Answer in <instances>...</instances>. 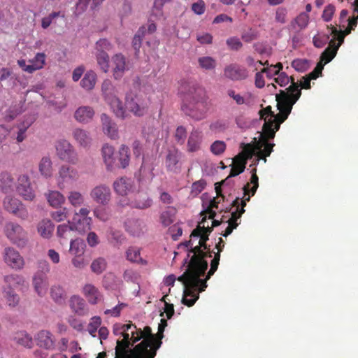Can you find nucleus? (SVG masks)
I'll use <instances>...</instances> for the list:
<instances>
[{"label":"nucleus","instance_id":"nucleus-16","mask_svg":"<svg viewBox=\"0 0 358 358\" xmlns=\"http://www.w3.org/2000/svg\"><path fill=\"white\" fill-rule=\"evenodd\" d=\"M92 199L99 204L106 206L111 199V191L106 185L95 186L90 193Z\"/></svg>","mask_w":358,"mask_h":358},{"label":"nucleus","instance_id":"nucleus-42","mask_svg":"<svg viewBox=\"0 0 358 358\" xmlns=\"http://www.w3.org/2000/svg\"><path fill=\"white\" fill-rule=\"evenodd\" d=\"M38 171L45 178L52 176V163L49 157H43L38 164Z\"/></svg>","mask_w":358,"mask_h":358},{"label":"nucleus","instance_id":"nucleus-40","mask_svg":"<svg viewBox=\"0 0 358 358\" xmlns=\"http://www.w3.org/2000/svg\"><path fill=\"white\" fill-rule=\"evenodd\" d=\"M46 197L50 206L54 208H59L65 202L64 196L59 191H49L46 194Z\"/></svg>","mask_w":358,"mask_h":358},{"label":"nucleus","instance_id":"nucleus-51","mask_svg":"<svg viewBox=\"0 0 358 358\" xmlns=\"http://www.w3.org/2000/svg\"><path fill=\"white\" fill-rule=\"evenodd\" d=\"M176 210L174 208L169 207L160 215V220L163 225L167 227L174 222Z\"/></svg>","mask_w":358,"mask_h":358},{"label":"nucleus","instance_id":"nucleus-38","mask_svg":"<svg viewBox=\"0 0 358 358\" xmlns=\"http://www.w3.org/2000/svg\"><path fill=\"white\" fill-rule=\"evenodd\" d=\"M206 220V216L205 215L201 221L199 222V225L192 231L190 237L192 238H200L199 244L201 246H203V250L210 251V245H207L206 242L208 240V236L207 234H204L201 233V224H203Z\"/></svg>","mask_w":358,"mask_h":358},{"label":"nucleus","instance_id":"nucleus-23","mask_svg":"<svg viewBox=\"0 0 358 358\" xmlns=\"http://www.w3.org/2000/svg\"><path fill=\"white\" fill-rule=\"evenodd\" d=\"M113 187L117 194L126 196L131 190L133 182L130 178L121 177L114 181Z\"/></svg>","mask_w":358,"mask_h":358},{"label":"nucleus","instance_id":"nucleus-44","mask_svg":"<svg viewBox=\"0 0 358 358\" xmlns=\"http://www.w3.org/2000/svg\"><path fill=\"white\" fill-rule=\"evenodd\" d=\"M330 29V34L333 36L332 39H335V42L338 41V45H341V44L344 42L345 37L351 33L352 30L349 26L344 30L342 31L341 29H337L336 27L331 25L328 27Z\"/></svg>","mask_w":358,"mask_h":358},{"label":"nucleus","instance_id":"nucleus-19","mask_svg":"<svg viewBox=\"0 0 358 358\" xmlns=\"http://www.w3.org/2000/svg\"><path fill=\"white\" fill-rule=\"evenodd\" d=\"M69 307L73 313L78 316H85L88 315L89 308L83 298L79 295H73L69 301Z\"/></svg>","mask_w":358,"mask_h":358},{"label":"nucleus","instance_id":"nucleus-30","mask_svg":"<svg viewBox=\"0 0 358 358\" xmlns=\"http://www.w3.org/2000/svg\"><path fill=\"white\" fill-rule=\"evenodd\" d=\"M255 141V143L254 144L252 143H241V147L242 148L243 150L241 152H240L237 157H241V159H244V162L247 163V161L248 159H250L252 158V157L255 155V152L257 150H260L261 146L259 145V143L256 142V138H254Z\"/></svg>","mask_w":358,"mask_h":358},{"label":"nucleus","instance_id":"nucleus-31","mask_svg":"<svg viewBox=\"0 0 358 358\" xmlns=\"http://www.w3.org/2000/svg\"><path fill=\"white\" fill-rule=\"evenodd\" d=\"M110 106L111 109L117 117L124 119L127 115L126 110L123 107L122 101L114 95L113 96H107L106 100Z\"/></svg>","mask_w":358,"mask_h":358},{"label":"nucleus","instance_id":"nucleus-55","mask_svg":"<svg viewBox=\"0 0 358 358\" xmlns=\"http://www.w3.org/2000/svg\"><path fill=\"white\" fill-rule=\"evenodd\" d=\"M3 292L9 306L15 307L19 303L20 298L13 289H7V288L3 287Z\"/></svg>","mask_w":358,"mask_h":358},{"label":"nucleus","instance_id":"nucleus-53","mask_svg":"<svg viewBox=\"0 0 358 358\" xmlns=\"http://www.w3.org/2000/svg\"><path fill=\"white\" fill-rule=\"evenodd\" d=\"M96 59L100 69L107 73L109 70V56L107 52H96Z\"/></svg>","mask_w":358,"mask_h":358},{"label":"nucleus","instance_id":"nucleus-48","mask_svg":"<svg viewBox=\"0 0 358 358\" xmlns=\"http://www.w3.org/2000/svg\"><path fill=\"white\" fill-rule=\"evenodd\" d=\"M14 341L19 345L29 348H31L33 343L32 338L26 331L17 332Z\"/></svg>","mask_w":358,"mask_h":358},{"label":"nucleus","instance_id":"nucleus-60","mask_svg":"<svg viewBox=\"0 0 358 358\" xmlns=\"http://www.w3.org/2000/svg\"><path fill=\"white\" fill-rule=\"evenodd\" d=\"M271 68H264L261 71L257 72L255 74V84L257 88H262L265 85V82L263 76V73H266L267 76L269 77L271 75Z\"/></svg>","mask_w":358,"mask_h":358},{"label":"nucleus","instance_id":"nucleus-49","mask_svg":"<svg viewBox=\"0 0 358 358\" xmlns=\"http://www.w3.org/2000/svg\"><path fill=\"white\" fill-rule=\"evenodd\" d=\"M90 267L93 273L99 275L106 271L107 262L103 257H98L92 261Z\"/></svg>","mask_w":358,"mask_h":358},{"label":"nucleus","instance_id":"nucleus-2","mask_svg":"<svg viewBox=\"0 0 358 358\" xmlns=\"http://www.w3.org/2000/svg\"><path fill=\"white\" fill-rule=\"evenodd\" d=\"M301 95L297 84L292 83L286 90H280L276 94V101L279 113L274 117L265 120L263 125L264 135L266 137L274 138L275 133L279 130L282 123L290 114L293 105L298 101Z\"/></svg>","mask_w":358,"mask_h":358},{"label":"nucleus","instance_id":"nucleus-1","mask_svg":"<svg viewBox=\"0 0 358 358\" xmlns=\"http://www.w3.org/2000/svg\"><path fill=\"white\" fill-rule=\"evenodd\" d=\"M186 248L190 247L187 257L192 253L187 270L179 276L178 280L184 285L182 303L189 307L192 306L199 297V292L207 287L206 280L200 278L203 276L208 268L207 257H212V252L203 250V246L196 245L193 247L192 239L183 243Z\"/></svg>","mask_w":358,"mask_h":358},{"label":"nucleus","instance_id":"nucleus-52","mask_svg":"<svg viewBox=\"0 0 358 358\" xmlns=\"http://www.w3.org/2000/svg\"><path fill=\"white\" fill-rule=\"evenodd\" d=\"M119 161L121 167L124 169L129 164L130 150L128 146L122 145L119 150Z\"/></svg>","mask_w":358,"mask_h":358},{"label":"nucleus","instance_id":"nucleus-58","mask_svg":"<svg viewBox=\"0 0 358 358\" xmlns=\"http://www.w3.org/2000/svg\"><path fill=\"white\" fill-rule=\"evenodd\" d=\"M221 200H222V198L220 199L218 196L210 200L208 208L201 213V215L208 214L209 219H214L216 213L213 210V208H218V204L220 203Z\"/></svg>","mask_w":358,"mask_h":358},{"label":"nucleus","instance_id":"nucleus-43","mask_svg":"<svg viewBox=\"0 0 358 358\" xmlns=\"http://www.w3.org/2000/svg\"><path fill=\"white\" fill-rule=\"evenodd\" d=\"M164 337V334H160V331H158L157 334L153 335V342H152V345H150L148 348V352L146 355V357L144 358H155L157 355V350L161 347L162 344V339Z\"/></svg>","mask_w":358,"mask_h":358},{"label":"nucleus","instance_id":"nucleus-17","mask_svg":"<svg viewBox=\"0 0 358 358\" xmlns=\"http://www.w3.org/2000/svg\"><path fill=\"white\" fill-rule=\"evenodd\" d=\"M224 75L234 81L243 80L248 77V71L245 67L232 64L224 68Z\"/></svg>","mask_w":358,"mask_h":358},{"label":"nucleus","instance_id":"nucleus-15","mask_svg":"<svg viewBox=\"0 0 358 358\" xmlns=\"http://www.w3.org/2000/svg\"><path fill=\"white\" fill-rule=\"evenodd\" d=\"M16 190L20 196L25 201H33L35 199V192L33 189L29 177L27 175H20L17 179Z\"/></svg>","mask_w":358,"mask_h":358},{"label":"nucleus","instance_id":"nucleus-4","mask_svg":"<svg viewBox=\"0 0 358 358\" xmlns=\"http://www.w3.org/2000/svg\"><path fill=\"white\" fill-rule=\"evenodd\" d=\"M135 329L136 325L131 322L128 324L116 323L113 325V334L115 336L121 335L123 337L121 341H117L115 358H133L131 348L133 346L131 334Z\"/></svg>","mask_w":358,"mask_h":358},{"label":"nucleus","instance_id":"nucleus-41","mask_svg":"<svg viewBox=\"0 0 358 358\" xmlns=\"http://www.w3.org/2000/svg\"><path fill=\"white\" fill-rule=\"evenodd\" d=\"M6 286L4 287L7 289H13L19 286H21L24 282V279L22 275L17 274H10L5 275L3 278Z\"/></svg>","mask_w":358,"mask_h":358},{"label":"nucleus","instance_id":"nucleus-35","mask_svg":"<svg viewBox=\"0 0 358 358\" xmlns=\"http://www.w3.org/2000/svg\"><path fill=\"white\" fill-rule=\"evenodd\" d=\"M152 201L145 193H138L134 200L131 201V207L138 209H145L150 207Z\"/></svg>","mask_w":358,"mask_h":358},{"label":"nucleus","instance_id":"nucleus-12","mask_svg":"<svg viewBox=\"0 0 358 358\" xmlns=\"http://www.w3.org/2000/svg\"><path fill=\"white\" fill-rule=\"evenodd\" d=\"M3 261L7 266L14 270H22L25 262L20 253L12 247H7L3 250Z\"/></svg>","mask_w":358,"mask_h":358},{"label":"nucleus","instance_id":"nucleus-39","mask_svg":"<svg viewBox=\"0 0 358 358\" xmlns=\"http://www.w3.org/2000/svg\"><path fill=\"white\" fill-rule=\"evenodd\" d=\"M50 294L55 303L59 305L64 303L66 299V291L63 287L59 285H55L51 287Z\"/></svg>","mask_w":358,"mask_h":358},{"label":"nucleus","instance_id":"nucleus-20","mask_svg":"<svg viewBox=\"0 0 358 358\" xmlns=\"http://www.w3.org/2000/svg\"><path fill=\"white\" fill-rule=\"evenodd\" d=\"M272 139L271 138L266 137L264 135V129L262 128V132L260 134V140L257 142L259 143L261 146L260 150H257L256 161L258 162L259 159H263L264 162H266V157L270 156L273 151V148L275 145L273 143H268V140Z\"/></svg>","mask_w":358,"mask_h":358},{"label":"nucleus","instance_id":"nucleus-57","mask_svg":"<svg viewBox=\"0 0 358 358\" xmlns=\"http://www.w3.org/2000/svg\"><path fill=\"white\" fill-rule=\"evenodd\" d=\"M199 66L205 70H213L216 66L215 60L211 57H201L198 59Z\"/></svg>","mask_w":358,"mask_h":358},{"label":"nucleus","instance_id":"nucleus-24","mask_svg":"<svg viewBox=\"0 0 358 358\" xmlns=\"http://www.w3.org/2000/svg\"><path fill=\"white\" fill-rule=\"evenodd\" d=\"M33 285L39 296H44L48 287V278L44 273L36 272L33 277Z\"/></svg>","mask_w":358,"mask_h":358},{"label":"nucleus","instance_id":"nucleus-61","mask_svg":"<svg viewBox=\"0 0 358 358\" xmlns=\"http://www.w3.org/2000/svg\"><path fill=\"white\" fill-rule=\"evenodd\" d=\"M187 129L185 127L178 126L176 128L175 134H174V138H175L176 142L178 145H182L185 143V140L187 138Z\"/></svg>","mask_w":358,"mask_h":358},{"label":"nucleus","instance_id":"nucleus-34","mask_svg":"<svg viewBox=\"0 0 358 358\" xmlns=\"http://www.w3.org/2000/svg\"><path fill=\"white\" fill-rule=\"evenodd\" d=\"M54 229L55 225L49 219H43L37 225L38 233L44 238H50Z\"/></svg>","mask_w":358,"mask_h":358},{"label":"nucleus","instance_id":"nucleus-47","mask_svg":"<svg viewBox=\"0 0 358 358\" xmlns=\"http://www.w3.org/2000/svg\"><path fill=\"white\" fill-rule=\"evenodd\" d=\"M96 75L94 71H87L81 80L80 85L84 89L90 90L94 88L96 83Z\"/></svg>","mask_w":358,"mask_h":358},{"label":"nucleus","instance_id":"nucleus-45","mask_svg":"<svg viewBox=\"0 0 358 358\" xmlns=\"http://www.w3.org/2000/svg\"><path fill=\"white\" fill-rule=\"evenodd\" d=\"M0 182L1 190L4 193H8L13 191L14 186V180L9 173L3 172L1 174Z\"/></svg>","mask_w":358,"mask_h":358},{"label":"nucleus","instance_id":"nucleus-10","mask_svg":"<svg viewBox=\"0 0 358 358\" xmlns=\"http://www.w3.org/2000/svg\"><path fill=\"white\" fill-rule=\"evenodd\" d=\"M3 206L6 211L16 215L19 218L22 220H27L28 218L29 213L27 208L17 199L7 196L3 199Z\"/></svg>","mask_w":358,"mask_h":358},{"label":"nucleus","instance_id":"nucleus-50","mask_svg":"<svg viewBox=\"0 0 358 358\" xmlns=\"http://www.w3.org/2000/svg\"><path fill=\"white\" fill-rule=\"evenodd\" d=\"M127 259L134 263H143L141 257L140 249L137 247L131 246L126 251Z\"/></svg>","mask_w":358,"mask_h":358},{"label":"nucleus","instance_id":"nucleus-63","mask_svg":"<svg viewBox=\"0 0 358 358\" xmlns=\"http://www.w3.org/2000/svg\"><path fill=\"white\" fill-rule=\"evenodd\" d=\"M112 48L113 45L106 38L99 39L95 45L96 52H107Z\"/></svg>","mask_w":358,"mask_h":358},{"label":"nucleus","instance_id":"nucleus-27","mask_svg":"<svg viewBox=\"0 0 358 358\" xmlns=\"http://www.w3.org/2000/svg\"><path fill=\"white\" fill-rule=\"evenodd\" d=\"M101 120L104 134L111 139H116L118 137V131L116 124L114 122H112L110 118L104 113L101 115Z\"/></svg>","mask_w":358,"mask_h":358},{"label":"nucleus","instance_id":"nucleus-18","mask_svg":"<svg viewBox=\"0 0 358 358\" xmlns=\"http://www.w3.org/2000/svg\"><path fill=\"white\" fill-rule=\"evenodd\" d=\"M82 293L91 305H96L103 300V296L99 289L91 283L85 284Z\"/></svg>","mask_w":358,"mask_h":358},{"label":"nucleus","instance_id":"nucleus-62","mask_svg":"<svg viewBox=\"0 0 358 358\" xmlns=\"http://www.w3.org/2000/svg\"><path fill=\"white\" fill-rule=\"evenodd\" d=\"M145 33V27L144 26H142L139 28L137 33L134 36L132 45L136 51H138L139 48L141 46L143 37L144 36Z\"/></svg>","mask_w":358,"mask_h":358},{"label":"nucleus","instance_id":"nucleus-59","mask_svg":"<svg viewBox=\"0 0 358 358\" xmlns=\"http://www.w3.org/2000/svg\"><path fill=\"white\" fill-rule=\"evenodd\" d=\"M101 322L102 320L99 316H94L90 319L87 326V331L92 337L96 336V333L100 327Z\"/></svg>","mask_w":358,"mask_h":358},{"label":"nucleus","instance_id":"nucleus-28","mask_svg":"<svg viewBox=\"0 0 358 358\" xmlns=\"http://www.w3.org/2000/svg\"><path fill=\"white\" fill-rule=\"evenodd\" d=\"M341 45L335 42V39H331L329 46L324 50L320 56V63L327 64L330 62L336 55L337 51Z\"/></svg>","mask_w":358,"mask_h":358},{"label":"nucleus","instance_id":"nucleus-9","mask_svg":"<svg viewBox=\"0 0 358 358\" xmlns=\"http://www.w3.org/2000/svg\"><path fill=\"white\" fill-rule=\"evenodd\" d=\"M56 152L59 158L72 164L78 162L77 152L73 145L66 140H60L56 143Z\"/></svg>","mask_w":358,"mask_h":358},{"label":"nucleus","instance_id":"nucleus-32","mask_svg":"<svg viewBox=\"0 0 358 358\" xmlns=\"http://www.w3.org/2000/svg\"><path fill=\"white\" fill-rule=\"evenodd\" d=\"M94 111L90 106H80L74 113L75 119L81 123H87L92 120Z\"/></svg>","mask_w":358,"mask_h":358},{"label":"nucleus","instance_id":"nucleus-7","mask_svg":"<svg viewBox=\"0 0 358 358\" xmlns=\"http://www.w3.org/2000/svg\"><path fill=\"white\" fill-rule=\"evenodd\" d=\"M150 100L146 95L138 93L126 98V108L135 116L141 117L148 111Z\"/></svg>","mask_w":358,"mask_h":358},{"label":"nucleus","instance_id":"nucleus-26","mask_svg":"<svg viewBox=\"0 0 358 358\" xmlns=\"http://www.w3.org/2000/svg\"><path fill=\"white\" fill-rule=\"evenodd\" d=\"M126 231L134 236H139L143 233L145 224L139 219H129L124 223Z\"/></svg>","mask_w":358,"mask_h":358},{"label":"nucleus","instance_id":"nucleus-25","mask_svg":"<svg viewBox=\"0 0 358 358\" xmlns=\"http://www.w3.org/2000/svg\"><path fill=\"white\" fill-rule=\"evenodd\" d=\"M37 344L45 349L50 350L55 347L53 335L47 330L40 331L36 336Z\"/></svg>","mask_w":358,"mask_h":358},{"label":"nucleus","instance_id":"nucleus-3","mask_svg":"<svg viewBox=\"0 0 358 358\" xmlns=\"http://www.w3.org/2000/svg\"><path fill=\"white\" fill-rule=\"evenodd\" d=\"M184 93L182 109L186 115L195 120H201L206 117L208 104L206 92L195 85L182 87Z\"/></svg>","mask_w":358,"mask_h":358},{"label":"nucleus","instance_id":"nucleus-13","mask_svg":"<svg viewBox=\"0 0 358 358\" xmlns=\"http://www.w3.org/2000/svg\"><path fill=\"white\" fill-rule=\"evenodd\" d=\"M182 153L176 148L169 149L165 159L166 170L169 172L178 173L182 169Z\"/></svg>","mask_w":358,"mask_h":358},{"label":"nucleus","instance_id":"nucleus-21","mask_svg":"<svg viewBox=\"0 0 358 358\" xmlns=\"http://www.w3.org/2000/svg\"><path fill=\"white\" fill-rule=\"evenodd\" d=\"M112 64L113 76L115 79L122 78L124 73L129 69L126 58L121 53L115 54L112 57Z\"/></svg>","mask_w":358,"mask_h":358},{"label":"nucleus","instance_id":"nucleus-33","mask_svg":"<svg viewBox=\"0 0 358 358\" xmlns=\"http://www.w3.org/2000/svg\"><path fill=\"white\" fill-rule=\"evenodd\" d=\"M75 231L77 230L73 225V222H71V223L68 222L67 224H62L57 226V235L59 238L65 240L69 239L71 241L73 240Z\"/></svg>","mask_w":358,"mask_h":358},{"label":"nucleus","instance_id":"nucleus-56","mask_svg":"<svg viewBox=\"0 0 358 358\" xmlns=\"http://www.w3.org/2000/svg\"><path fill=\"white\" fill-rule=\"evenodd\" d=\"M45 57L46 56L44 53H37L35 57L30 61L32 64V67L28 68L29 69L34 70V71L42 69L45 64Z\"/></svg>","mask_w":358,"mask_h":358},{"label":"nucleus","instance_id":"nucleus-6","mask_svg":"<svg viewBox=\"0 0 358 358\" xmlns=\"http://www.w3.org/2000/svg\"><path fill=\"white\" fill-rule=\"evenodd\" d=\"M4 234L10 243L18 248H24L28 243L27 232L17 223H6Z\"/></svg>","mask_w":358,"mask_h":358},{"label":"nucleus","instance_id":"nucleus-37","mask_svg":"<svg viewBox=\"0 0 358 358\" xmlns=\"http://www.w3.org/2000/svg\"><path fill=\"white\" fill-rule=\"evenodd\" d=\"M115 148L108 144L103 145L101 149V154L103 162L106 166L108 170L112 169L115 162Z\"/></svg>","mask_w":358,"mask_h":358},{"label":"nucleus","instance_id":"nucleus-14","mask_svg":"<svg viewBox=\"0 0 358 358\" xmlns=\"http://www.w3.org/2000/svg\"><path fill=\"white\" fill-rule=\"evenodd\" d=\"M248 192V185L243 187V194L244 196L242 199L237 197L232 203V206L236 207V209L234 212L231 213V218L227 221L228 225L230 226V224H239L237 222L238 219L241 218V215L245 213V207L248 201L250 200V196H248L246 197Z\"/></svg>","mask_w":358,"mask_h":358},{"label":"nucleus","instance_id":"nucleus-64","mask_svg":"<svg viewBox=\"0 0 358 358\" xmlns=\"http://www.w3.org/2000/svg\"><path fill=\"white\" fill-rule=\"evenodd\" d=\"M287 21V10L284 7H278L275 13V22L280 24H285Z\"/></svg>","mask_w":358,"mask_h":358},{"label":"nucleus","instance_id":"nucleus-36","mask_svg":"<svg viewBox=\"0 0 358 358\" xmlns=\"http://www.w3.org/2000/svg\"><path fill=\"white\" fill-rule=\"evenodd\" d=\"M224 247V243L222 238H219L218 243L216 244V249L217 250V252L215 253L214 258L211 261L210 263V268L207 274V279H209L217 271L219 265V262L220 259V252L223 250Z\"/></svg>","mask_w":358,"mask_h":358},{"label":"nucleus","instance_id":"nucleus-54","mask_svg":"<svg viewBox=\"0 0 358 358\" xmlns=\"http://www.w3.org/2000/svg\"><path fill=\"white\" fill-rule=\"evenodd\" d=\"M68 200L73 207H79L84 203L85 198L80 192L71 191L68 195Z\"/></svg>","mask_w":358,"mask_h":358},{"label":"nucleus","instance_id":"nucleus-5","mask_svg":"<svg viewBox=\"0 0 358 358\" xmlns=\"http://www.w3.org/2000/svg\"><path fill=\"white\" fill-rule=\"evenodd\" d=\"M153 335L151 328L148 326L145 327L143 330L136 327L135 330H133L131 334L133 345L141 339H143V341L132 348L131 357L133 358H144L146 357L148 348L153 342Z\"/></svg>","mask_w":358,"mask_h":358},{"label":"nucleus","instance_id":"nucleus-46","mask_svg":"<svg viewBox=\"0 0 358 358\" xmlns=\"http://www.w3.org/2000/svg\"><path fill=\"white\" fill-rule=\"evenodd\" d=\"M246 164L244 159L236 156L234 159L229 177H235L243 173L245 169Z\"/></svg>","mask_w":358,"mask_h":358},{"label":"nucleus","instance_id":"nucleus-22","mask_svg":"<svg viewBox=\"0 0 358 358\" xmlns=\"http://www.w3.org/2000/svg\"><path fill=\"white\" fill-rule=\"evenodd\" d=\"M203 141L202 132L198 129H193L189 134L187 143V151L195 152L201 149Z\"/></svg>","mask_w":358,"mask_h":358},{"label":"nucleus","instance_id":"nucleus-8","mask_svg":"<svg viewBox=\"0 0 358 358\" xmlns=\"http://www.w3.org/2000/svg\"><path fill=\"white\" fill-rule=\"evenodd\" d=\"M79 178V173L76 168L68 165H62L58 171L57 185L60 189L72 185Z\"/></svg>","mask_w":358,"mask_h":358},{"label":"nucleus","instance_id":"nucleus-11","mask_svg":"<svg viewBox=\"0 0 358 358\" xmlns=\"http://www.w3.org/2000/svg\"><path fill=\"white\" fill-rule=\"evenodd\" d=\"M90 210L87 208H81L76 211L73 218V225L80 233H85L91 228L92 218L89 217Z\"/></svg>","mask_w":358,"mask_h":358},{"label":"nucleus","instance_id":"nucleus-29","mask_svg":"<svg viewBox=\"0 0 358 358\" xmlns=\"http://www.w3.org/2000/svg\"><path fill=\"white\" fill-rule=\"evenodd\" d=\"M72 134L74 140L80 146L87 148L90 145L92 137L89 131L80 128H76L73 129Z\"/></svg>","mask_w":358,"mask_h":358}]
</instances>
